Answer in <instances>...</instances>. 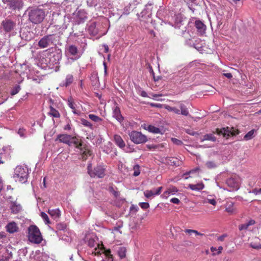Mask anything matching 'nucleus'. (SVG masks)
Returning a JSON list of instances; mask_svg holds the SVG:
<instances>
[{"mask_svg":"<svg viewBox=\"0 0 261 261\" xmlns=\"http://www.w3.org/2000/svg\"><path fill=\"white\" fill-rule=\"evenodd\" d=\"M68 145L73 146L80 150L83 161H85L88 158L92 156V150L88 146H84L82 140L78 137L71 136Z\"/></svg>","mask_w":261,"mask_h":261,"instance_id":"obj_1","label":"nucleus"},{"mask_svg":"<svg viewBox=\"0 0 261 261\" xmlns=\"http://www.w3.org/2000/svg\"><path fill=\"white\" fill-rule=\"evenodd\" d=\"M45 16V11L43 9L38 8L30 10L28 13L29 20L35 24L42 22Z\"/></svg>","mask_w":261,"mask_h":261,"instance_id":"obj_2","label":"nucleus"},{"mask_svg":"<svg viewBox=\"0 0 261 261\" xmlns=\"http://www.w3.org/2000/svg\"><path fill=\"white\" fill-rule=\"evenodd\" d=\"M29 170L27 167L22 165H18L14 170L13 177L16 181L20 183H25L28 178Z\"/></svg>","mask_w":261,"mask_h":261,"instance_id":"obj_3","label":"nucleus"},{"mask_svg":"<svg viewBox=\"0 0 261 261\" xmlns=\"http://www.w3.org/2000/svg\"><path fill=\"white\" fill-rule=\"evenodd\" d=\"M28 239L35 244H39L42 240L39 229L36 225H31L28 228Z\"/></svg>","mask_w":261,"mask_h":261,"instance_id":"obj_4","label":"nucleus"},{"mask_svg":"<svg viewBox=\"0 0 261 261\" xmlns=\"http://www.w3.org/2000/svg\"><path fill=\"white\" fill-rule=\"evenodd\" d=\"M87 169L91 177L102 178L105 175V169L100 164H89Z\"/></svg>","mask_w":261,"mask_h":261,"instance_id":"obj_5","label":"nucleus"},{"mask_svg":"<svg viewBox=\"0 0 261 261\" xmlns=\"http://www.w3.org/2000/svg\"><path fill=\"white\" fill-rule=\"evenodd\" d=\"M215 133L219 135H222L224 137L228 138L238 134L239 131L238 129H234L233 127H226L221 129L217 128Z\"/></svg>","mask_w":261,"mask_h":261,"instance_id":"obj_6","label":"nucleus"},{"mask_svg":"<svg viewBox=\"0 0 261 261\" xmlns=\"http://www.w3.org/2000/svg\"><path fill=\"white\" fill-rule=\"evenodd\" d=\"M129 136L130 140L136 144L143 143L147 141L146 137L139 132L132 131Z\"/></svg>","mask_w":261,"mask_h":261,"instance_id":"obj_7","label":"nucleus"},{"mask_svg":"<svg viewBox=\"0 0 261 261\" xmlns=\"http://www.w3.org/2000/svg\"><path fill=\"white\" fill-rule=\"evenodd\" d=\"M241 181L240 177L234 175L226 180V184L230 188V191H237L240 188Z\"/></svg>","mask_w":261,"mask_h":261,"instance_id":"obj_8","label":"nucleus"},{"mask_svg":"<svg viewBox=\"0 0 261 261\" xmlns=\"http://www.w3.org/2000/svg\"><path fill=\"white\" fill-rule=\"evenodd\" d=\"M3 2L7 4L9 9L13 10H19L23 6L22 0H4Z\"/></svg>","mask_w":261,"mask_h":261,"instance_id":"obj_9","label":"nucleus"},{"mask_svg":"<svg viewBox=\"0 0 261 261\" xmlns=\"http://www.w3.org/2000/svg\"><path fill=\"white\" fill-rule=\"evenodd\" d=\"M2 25L6 32H10L14 29L16 23L10 19H6L2 21Z\"/></svg>","mask_w":261,"mask_h":261,"instance_id":"obj_10","label":"nucleus"},{"mask_svg":"<svg viewBox=\"0 0 261 261\" xmlns=\"http://www.w3.org/2000/svg\"><path fill=\"white\" fill-rule=\"evenodd\" d=\"M10 209L11 213L16 214L19 213L22 210L21 205L16 201H11L10 202Z\"/></svg>","mask_w":261,"mask_h":261,"instance_id":"obj_11","label":"nucleus"},{"mask_svg":"<svg viewBox=\"0 0 261 261\" xmlns=\"http://www.w3.org/2000/svg\"><path fill=\"white\" fill-rule=\"evenodd\" d=\"M194 25L200 35H203L205 33L206 27L201 20H196L194 23Z\"/></svg>","mask_w":261,"mask_h":261,"instance_id":"obj_12","label":"nucleus"},{"mask_svg":"<svg viewBox=\"0 0 261 261\" xmlns=\"http://www.w3.org/2000/svg\"><path fill=\"white\" fill-rule=\"evenodd\" d=\"M51 35H46L41 38L38 42V46L41 48H46L48 46L51 41L50 38Z\"/></svg>","mask_w":261,"mask_h":261,"instance_id":"obj_13","label":"nucleus"},{"mask_svg":"<svg viewBox=\"0 0 261 261\" xmlns=\"http://www.w3.org/2000/svg\"><path fill=\"white\" fill-rule=\"evenodd\" d=\"M7 231L10 233H14L18 231V227L15 222L9 223L6 226Z\"/></svg>","mask_w":261,"mask_h":261,"instance_id":"obj_14","label":"nucleus"},{"mask_svg":"<svg viewBox=\"0 0 261 261\" xmlns=\"http://www.w3.org/2000/svg\"><path fill=\"white\" fill-rule=\"evenodd\" d=\"M68 106L70 107V109L72 110V112L77 115H79L80 114V112L76 110V104L74 101L73 98L70 96L68 98Z\"/></svg>","mask_w":261,"mask_h":261,"instance_id":"obj_15","label":"nucleus"},{"mask_svg":"<svg viewBox=\"0 0 261 261\" xmlns=\"http://www.w3.org/2000/svg\"><path fill=\"white\" fill-rule=\"evenodd\" d=\"M113 117L120 122H121L123 120V117L121 115L120 108L117 104H116V106L113 109Z\"/></svg>","mask_w":261,"mask_h":261,"instance_id":"obj_16","label":"nucleus"},{"mask_svg":"<svg viewBox=\"0 0 261 261\" xmlns=\"http://www.w3.org/2000/svg\"><path fill=\"white\" fill-rule=\"evenodd\" d=\"M71 136L67 134H60L57 136V139L60 142H62L68 145L70 141Z\"/></svg>","mask_w":261,"mask_h":261,"instance_id":"obj_17","label":"nucleus"},{"mask_svg":"<svg viewBox=\"0 0 261 261\" xmlns=\"http://www.w3.org/2000/svg\"><path fill=\"white\" fill-rule=\"evenodd\" d=\"M232 202H228L226 204L225 211L230 215L234 214L237 213V209L234 207Z\"/></svg>","mask_w":261,"mask_h":261,"instance_id":"obj_18","label":"nucleus"},{"mask_svg":"<svg viewBox=\"0 0 261 261\" xmlns=\"http://www.w3.org/2000/svg\"><path fill=\"white\" fill-rule=\"evenodd\" d=\"M114 140L115 143L121 148H123L125 146V143L121 137L118 135H115L114 136Z\"/></svg>","mask_w":261,"mask_h":261,"instance_id":"obj_19","label":"nucleus"},{"mask_svg":"<svg viewBox=\"0 0 261 261\" xmlns=\"http://www.w3.org/2000/svg\"><path fill=\"white\" fill-rule=\"evenodd\" d=\"M188 188L193 191H200L204 189V185L202 182L195 185L189 184Z\"/></svg>","mask_w":261,"mask_h":261,"instance_id":"obj_20","label":"nucleus"},{"mask_svg":"<svg viewBox=\"0 0 261 261\" xmlns=\"http://www.w3.org/2000/svg\"><path fill=\"white\" fill-rule=\"evenodd\" d=\"M90 80L93 86H96L99 83V77L97 72H93L90 76Z\"/></svg>","mask_w":261,"mask_h":261,"instance_id":"obj_21","label":"nucleus"},{"mask_svg":"<svg viewBox=\"0 0 261 261\" xmlns=\"http://www.w3.org/2000/svg\"><path fill=\"white\" fill-rule=\"evenodd\" d=\"M255 223V222L254 220H250L247 223L239 225V229L240 231L243 230H246L249 226L254 224Z\"/></svg>","mask_w":261,"mask_h":261,"instance_id":"obj_22","label":"nucleus"},{"mask_svg":"<svg viewBox=\"0 0 261 261\" xmlns=\"http://www.w3.org/2000/svg\"><path fill=\"white\" fill-rule=\"evenodd\" d=\"M96 23L93 22L90 24L88 29L89 32L94 36L96 35L98 32V29L96 28Z\"/></svg>","mask_w":261,"mask_h":261,"instance_id":"obj_23","label":"nucleus"},{"mask_svg":"<svg viewBox=\"0 0 261 261\" xmlns=\"http://www.w3.org/2000/svg\"><path fill=\"white\" fill-rule=\"evenodd\" d=\"M49 112H48V114L55 118H59L60 117V114L58 110L54 108L52 106H50L49 107Z\"/></svg>","mask_w":261,"mask_h":261,"instance_id":"obj_24","label":"nucleus"},{"mask_svg":"<svg viewBox=\"0 0 261 261\" xmlns=\"http://www.w3.org/2000/svg\"><path fill=\"white\" fill-rule=\"evenodd\" d=\"M48 214L55 218H59L60 216V212L59 209L48 210Z\"/></svg>","mask_w":261,"mask_h":261,"instance_id":"obj_25","label":"nucleus"},{"mask_svg":"<svg viewBox=\"0 0 261 261\" xmlns=\"http://www.w3.org/2000/svg\"><path fill=\"white\" fill-rule=\"evenodd\" d=\"M205 140L215 142L216 141V138L212 134H206L203 136V138L201 139V141L202 142Z\"/></svg>","mask_w":261,"mask_h":261,"instance_id":"obj_26","label":"nucleus"},{"mask_svg":"<svg viewBox=\"0 0 261 261\" xmlns=\"http://www.w3.org/2000/svg\"><path fill=\"white\" fill-rule=\"evenodd\" d=\"M179 108L180 109V114L184 116H188L189 115V111L186 106L182 103H180L179 105Z\"/></svg>","mask_w":261,"mask_h":261,"instance_id":"obj_27","label":"nucleus"},{"mask_svg":"<svg viewBox=\"0 0 261 261\" xmlns=\"http://www.w3.org/2000/svg\"><path fill=\"white\" fill-rule=\"evenodd\" d=\"M147 130L149 132L154 134H159L161 132V130L159 128L151 125H149L148 126Z\"/></svg>","mask_w":261,"mask_h":261,"instance_id":"obj_28","label":"nucleus"},{"mask_svg":"<svg viewBox=\"0 0 261 261\" xmlns=\"http://www.w3.org/2000/svg\"><path fill=\"white\" fill-rule=\"evenodd\" d=\"M73 81V77L72 75L71 74H68L65 79V83L64 84V86L65 87L68 86L69 85H70Z\"/></svg>","mask_w":261,"mask_h":261,"instance_id":"obj_29","label":"nucleus"},{"mask_svg":"<svg viewBox=\"0 0 261 261\" xmlns=\"http://www.w3.org/2000/svg\"><path fill=\"white\" fill-rule=\"evenodd\" d=\"M68 51L71 55L75 56L77 53V48L75 45H71L69 46Z\"/></svg>","mask_w":261,"mask_h":261,"instance_id":"obj_30","label":"nucleus"},{"mask_svg":"<svg viewBox=\"0 0 261 261\" xmlns=\"http://www.w3.org/2000/svg\"><path fill=\"white\" fill-rule=\"evenodd\" d=\"M165 108L168 111L173 112L176 114H180V110L175 107H172L170 106L167 105Z\"/></svg>","mask_w":261,"mask_h":261,"instance_id":"obj_31","label":"nucleus"},{"mask_svg":"<svg viewBox=\"0 0 261 261\" xmlns=\"http://www.w3.org/2000/svg\"><path fill=\"white\" fill-rule=\"evenodd\" d=\"M126 248L125 247H120L118 251V255L121 258H124L126 256Z\"/></svg>","mask_w":261,"mask_h":261,"instance_id":"obj_32","label":"nucleus"},{"mask_svg":"<svg viewBox=\"0 0 261 261\" xmlns=\"http://www.w3.org/2000/svg\"><path fill=\"white\" fill-rule=\"evenodd\" d=\"M200 170V169L199 167H196L192 170H191L189 172H186L184 174V175H189V174H196L197 175H198Z\"/></svg>","mask_w":261,"mask_h":261,"instance_id":"obj_33","label":"nucleus"},{"mask_svg":"<svg viewBox=\"0 0 261 261\" xmlns=\"http://www.w3.org/2000/svg\"><path fill=\"white\" fill-rule=\"evenodd\" d=\"M88 117L91 120L95 122H98L102 121V119L101 118L94 114H89Z\"/></svg>","mask_w":261,"mask_h":261,"instance_id":"obj_34","label":"nucleus"},{"mask_svg":"<svg viewBox=\"0 0 261 261\" xmlns=\"http://www.w3.org/2000/svg\"><path fill=\"white\" fill-rule=\"evenodd\" d=\"M133 170H134V173H133V175L134 176H137L140 174V166H139L138 164H136L133 167Z\"/></svg>","mask_w":261,"mask_h":261,"instance_id":"obj_35","label":"nucleus"},{"mask_svg":"<svg viewBox=\"0 0 261 261\" xmlns=\"http://www.w3.org/2000/svg\"><path fill=\"white\" fill-rule=\"evenodd\" d=\"M254 133V130L252 129L247 133L244 137V139L246 140H250L253 138V136Z\"/></svg>","mask_w":261,"mask_h":261,"instance_id":"obj_36","label":"nucleus"},{"mask_svg":"<svg viewBox=\"0 0 261 261\" xmlns=\"http://www.w3.org/2000/svg\"><path fill=\"white\" fill-rule=\"evenodd\" d=\"M154 193L155 191H153L152 190H146L144 192V195L146 198H149L152 196L156 195Z\"/></svg>","mask_w":261,"mask_h":261,"instance_id":"obj_37","label":"nucleus"},{"mask_svg":"<svg viewBox=\"0 0 261 261\" xmlns=\"http://www.w3.org/2000/svg\"><path fill=\"white\" fill-rule=\"evenodd\" d=\"M105 255L106 256L107 260H102V261H113L112 255L111 254V250H107L105 251Z\"/></svg>","mask_w":261,"mask_h":261,"instance_id":"obj_38","label":"nucleus"},{"mask_svg":"<svg viewBox=\"0 0 261 261\" xmlns=\"http://www.w3.org/2000/svg\"><path fill=\"white\" fill-rule=\"evenodd\" d=\"M21 88L19 85L15 86L11 91V94L12 95H14L17 94L19 91L20 90Z\"/></svg>","mask_w":261,"mask_h":261,"instance_id":"obj_39","label":"nucleus"},{"mask_svg":"<svg viewBox=\"0 0 261 261\" xmlns=\"http://www.w3.org/2000/svg\"><path fill=\"white\" fill-rule=\"evenodd\" d=\"M41 216L42 218V219L44 220V221L46 224L50 223V221H49V218L46 213H45L44 212H41Z\"/></svg>","mask_w":261,"mask_h":261,"instance_id":"obj_40","label":"nucleus"},{"mask_svg":"<svg viewBox=\"0 0 261 261\" xmlns=\"http://www.w3.org/2000/svg\"><path fill=\"white\" fill-rule=\"evenodd\" d=\"M81 123L85 126L89 127L90 128H92V124L89 121L85 119H81Z\"/></svg>","mask_w":261,"mask_h":261,"instance_id":"obj_41","label":"nucleus"},{"mask_svg":"<svg viewBox=\"0 0 261 261\" xmlns=\"http://www.w3.org/2000/svg\"><path fill=\"white\" fill-rule=\"evenodd\" d=\"M250 246L253 248V249H261V244L258 243H253V242H251L250 243Z\"/></svg>","mask_w":261,"mask_h":261,"instance_id":"obj_42","label":"nucleus"},{"mask_svg":"<svg viewBox=\"0 0 261 261\" xmlns=\"http://www.w3.org/2000/svg\"><path fill=\"white\" fill-rule=\"evenodd\" d=\"M170 194L173 195L178 191V189L174 186H171L167 189Z\"/></svg>","mask_w":261,"mask_h":261,"instance_id":"obj_43","label":"nucleus"},{"mask_svg":"<svg viewBox=\"0 0 261 261\" xmlns=\"http://www.w3.org/2000/svg\"><path fill=\"white\" fill-rule=\"evenodd\" d=\"M110 192L112 193L115 197H117L120 195V193L119 192L115 190L114 188L112 187H110L109 188Z\"/></svg>","mask_w":261,"mask_h":261,"instance_id":"obj_44","label":"nucleus"},{"mask_svg":"<svg viewBox=\"0 0 261 261\" xmlns=\"http://www.w3.org/2000/svg\"><path fill=\"white\" fill-rule=\"evenodd\" d=\"M139 205L143 210L147 209L149 207V204L148 202H140Z\"/></svg>","mask_w":261,"mask_h":261,"instance_id":"obj_45","label":"nucleus"},{"mask_svg":"<svg viewBox=\"0 0 261 261\" xmlns=\"http://www.w3.org/2000/svg\"><path fill=\"white\" fill-rule=\"evenodd\" d=\"M171 140L173 142V143L176 145H181L182 144V142L181 140H178L176 138H172L171 139Z\"/></svg>","mask_w":261,"mask_h":261,"instance_id":"obj_46","label":"nucleus"},{"mask_svg":"<svg viewBox=\"0 0 261 261\" xmlns=\"http://www.w3.org/2000/svg\"><path fill=\"white\" fill-rule=\"evenodd\" d=\"M26 130L23 128H20L18 130V134L20 137H24Z\"/></svg>","mask_w":261,"mask_h":261,"instance_id":"obj_47","label":"nucleus"},{"mask_svg":"<svg viewBox=\"0 0 261 261\" xmlns=\"http://www.w3.org/2000/svg\"><path fill=\"white\" fill-rule=\"evenodd\" d=\"M226 237H227V234L226 233L223 234L218 238V241L223 242Z\"/></svg>","mask_w":261,"mask_h":261,"instance_id":"obj_48","label":"nucleus"},{"mask_svg":"<svg viewBox=\"0 0 261 261\" xmlns=\"http://www.w3.org/2000/svg\"><path fill=\"white\" fill-rule=\"evenodd\" d=\"M170 201L173 203L177 204H179L180 202V200L177 198H171Z\"/></svg>","mask_w":261,"mask_h":261,"instance_id":"obj_49","label":"nucleus"},{"mask_svg":"<svg viewBox=\"0 0 261 261\" xmlns=\"http://www.w3.org/2000/svg\"><path fill=\"white\" fill-rule=\"evenodd\" d=\"M186 132L187 133H188V134L190 135H192V136H194L196 134H197V133L195 132H194L192 130L190 129H187L186 130Z\"/></svg>","mask_w":261,"mask_h":261,"instance_id":"obj_50","label":"nucleus"},{"mask_svg":"<svg viewBox=\"0 0 261 261\" xmlns=\"http://www.w3.org/2000/svg\"><path fill=\"white\" fill-rule=\"evenodd\" d=\"M162 189H163V187H159L155 191V194H156V195H160L162 191Z\"/></svg>","mask_w":261,"mask_h":261,"instance_id":"obj_51","label":"nucleus"},{"mask_svg":"<svg viewBox=\"0 0 261 261\" xmlns=\"http://www.w3.org/2000/svg\"><path fill=\"white\" fill-rule=\"evenodd\" d=\"M208 202L213 205H215L217 203L216 201L214 199H208Z\"/></svg>","mask_w":261,"mask_h":261,"instance_id":"obj_52","label":"nucleus"},{"mask_svg":"<svg viewBox=\"0 0 261 261\" xmlns=\"http://www.w3.org/2000/svg\"><path fill=\"white\" fill-rule=\"evenodd\" d=\"M170 195V193H169V192L168 191V190H167L163 194V196H164L166 198H167Z\"/></svg>","mask_w":261,"mask_h":261,"instance_id":"obj_53","label":"nucleus"},{"mask_svg":"<svg viewBox=\"0 0 261 261\" xmlns=\"http://www.w3.org/2000/svg\"><path fill=\"white\" fill-rule=\"evenodd\" d=\"M211 251L213 253V255H215L217 254V253H215V251H217V249L216 247H212L211 248Z\"/></svg>","mask_w":261,"mask_h":261,"instance_id":"obj_54","label":"nucleus"},{"mask_svg":"<svg viewBox=\"0 0 261 261\" xmlns=\"http://www.w3.org/2000/svg\"><path fill=\"white\" fill-rule=\"evenodd\" d=\"M253 192L255 194H261V188L259 189H254Z\"/></svg>","mask_w":261,"mask_h":261,"instance_id":"obj_55","label":"nucleus"},{"mask_svg":"<svg viewBox=\"0 0 261 261\" xmlns=\"http://www.w3.org/2000/svg\"><path fill=\"white\" fill-rule=\"evenodd\" d=\"M224 75L227 77L228 79H231L232 77V75L231 73H224Z\"/></svg>","mask_w":261,"mask_h":261,"instance_id":"obj_56","label":"nucleus"},{"mask_svg":"<svg viewBox=\"0 0 261 261\" xmlns=\"http://www.w3.org/2000/svg\"><path fill=\"white\" fill-rule=\"evenodd\" d=\"M64 130H70V129H71L70 124L69 123H68L67 125H66L64 127Z\"/></svg>","mask_w":261,"mask_h":261,"instance_id":"obj_57","label":"nucleus"},{"mask_svg":"<svg viewBox=\"0 0 261 261\" xmlns=\"http://www.w3.org/2000/svg\"><path fill=\"white\" fill-rule=\"evenodd\" d=\"M193 229H186L185 230V232L189 234H191V233H193Z\"/></svg>","mask_w":261,"mask_h":261,"instance_id":"obj_58","label":"nucleus"},{"mask_svg":"<svg viewBox=\"0 0 261 261\" xmlns=\"http://www.w3.org/2000/svg\"><path fill=\"white\" fill-rule=\"evenodd\" d=\"M223 249V248L222 246H219L218 247V249H217L218 252L217 253V254H220V253H221Z\"/></svg>","mask_w":261,"mask_h":261,"instance_id":"obj_59","label":"nucleus"},{"mask_svg":"<svg viewBox=\"0 0 261 261\" xmlns=\"http://www.w3.org/2000/svg\"><path fill=\"white\" fill-rule=\"evenodd\" d=\"M141 96L143 97H147V94L145 91H142L141 92Z\"/></svg>","mask_w":261,"mask_h":261,"instance_id":"obj_60","label":"nucleus"},{"mask_svg":"<svg viewBox=\"0 0 261 261\" xmlns=\"http://www.w3.org/2000/svg\"><path fill=\"white\" fill-rule=\"evenodd\" d=\"M193 233H194L195 234L198 235V236H203V234L199 232L198 231H197L196 230H194V229H193Z\"/></svg>","mask_w":261,"mask_h":261,"instance_id":"obj_61","label":"nucleus"},{"mask_svg":"<svg viewBox=\"0 0 261 261\" xmlns=\"http://www.w3.org/2000/svg\"><path fill=\"white\" fill-rule=\"evenodd\" d=\"M103 66H104L105 74H107V64H106V63L105 62H103Z\"/></svg>","mask_w":261,"mask_h":261,"instance_id":"obj_62","label":"nucleus"},{"mask_svg":"<svg viewBox=\"0 0 261 261\" xmlns=\"http://www.w3.org/2000/svg\"><path fill=\"white\" fill-rule=\"evenodd\" d=\"M190 117L194 120V121H197L198 120H199L201 119L200 117H192L191 115H190Z\"/></svg>","mask_w":261,"mask_h":261,"instance_id":"obj_63","label":"nucleus"},{"mask_svg":"<svg viewBox=\"0 0 261 261\" xmlns=\"http://www.w3.org/2000/svg\"><path fill=\"white\" fill-rule=\"evenodd\" d=\"M104 48H105V53H108L109 51V47L107 45H104Z\"/></svg>","mask_w":261,"mask_h":261,"instance_id":"obj_64","label":"nucleus"}]
</instances>
